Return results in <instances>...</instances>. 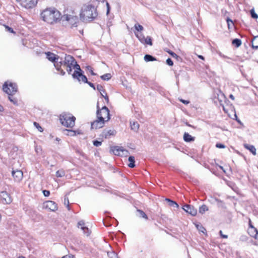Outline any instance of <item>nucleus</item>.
Segmentation results:
<instances>
[{"label":"nucleus","instance_id":"obj_48","mask_svg":"<svg viewBox=\"0 0 258 258\" xmlns=\"http://www.w3.org/2000/svg\"><path fill=\"white\" fill-rule=\"evenodd\" d=\"M43 193L44 196L45 197L48 196L50 194L49 191L47 190H44L43 191Z\"/></svg>","mask_w":258,"mask_h":258},{"label":"nucleus","instance_id":"obj_51","mask_svg":"<svg viewBox=\"0 0 258 258\" xmlns=\"http://www.w3.org/2000/svg\"><path fill=\"white\" fill-rule=\"evenodd\" d=\"M179 100L180 102H181L182 103H183L185 104H188L189 103V101H188L187 100H183L182 99H179Z\"/></svg>","mask_w":258,"mask_h":258},{"label":"nucleus","instance_id":"obj_10","mask_svg":"<svg viewBox=\"0 0 258 258\" xmlns=\"http://www.w3.org/2000/svg\"><path fill=\"white\" fill-rule=\"evenodd\" d=\"M217 97L220 105L223 107V110L226 112L227 110H226L225 107V104H226L228 101L226 98L225 95L222 92L220 91L219 93L217 94Z\"/></svg>","mask_w":258,"mask_h":258},{"label":"nucleus","instance_id":"obj_30","mask_svg":"<svg viewBox=\"0 0 258 258\" xmlns=\"http://www.w3.org/2000/svg\"><path fill=\"white\" fill-rule=\"evenodd\" d=\"M208 211V207L205 205H203L199 208V213L203 214L206 211Z\"/></svg>","mask_w":258,"mask_h":258},{"label":"nucleus","instance_id":"obj_54","mask_svg":"<svg viewBox=\"0 0 258 258\" xmlns=\"http://www.w3.org/2000/svg\"><path fill=\"white\" fill-rule=\"evenodd\" d=\"M6 28V29H7L9 31V32H11V33H14V31H13V30L11 28H10V27H8V26H7Z\"/></svg>","mask_w":258,"mask_h":258},{"label":"nucleus","instance_id":"obj_27","mask_svg":"<svg viewBox=\"0 0 258 258\" xmlns=\"http://www.w3.org/2000/svg\"><path fill=\"white\" fill-rule=\"evenodd\" d=\"M130 163L128 164V166L131 168H133L135 166V158L134 156H130L128 159Z\"/></svg>","mask_w":258,"mask_h":258},{"label":"nucleus","instance_id":"obj_47","mask_svg":"<svg viewBox=\"0 0 258 258\" xmlns=\"http://www.w3.org/2000/svg\"><path fill=\"white\" fill-rule=\"evenodd\" d=\"M87 70L91 73L92 75H95V74L93 72L92 68L90 66L87 67Z\"/></svg>","mask_w":258,"mask_h":258},{"label":"nucleus","instance_id":"obj_9","mask_svg":"<svg viewBox=\"0 0 258 258\" xmlns=\"http://www.w3.org/2000/svg\"><path fill=\"white\" fill-rule=\"evenodd\" d=\"M111 151L114 155L117 156H127L128 154V151L122 147H114L112 148Z\"/></svg>","mask_w":258,"mask_h":258},{"label":"nucleus","instance_id":"obj_2","mask_svg":"<svg viewBox=\"0 0 258 258\" xmlns=\"http://www.w3.org/2000/svg\"><path fill=\"white\" fill-rule=\"evenodd\" d=\"M42 20L49 24L56 22L60 17V13L55 9H46L41 14Z\"/></svg>","mask_w":258,"mask_h":258},{"label":"nucleus","instance_id":"obj_29","mask_svg":"<svg viewBox=\"0 0 258 258\" xmlns=\"http://www.w3.org/2000/svg\"><path fill=\"white\" fill-rule=\"evenodd\" d=\"M144 60L146 61H150L156 60V59L155 57H154L153 56H151L150 55L146 54L144 56Z\"/></svg>","mask_w":258,"mask_h":258},{"label":"nucleus","instance_id":"obj_33","mask_svg":"<svg viewBox=\"0 0 258 258\" xmlns=\"http://www.w3.org/2000/svg\"><path fill=\"white\" fill-rule=\"evenodd\" d=\"M65 172L63 170H59L56 171V176L58 177H61L64 176Z\"/></svg>","mask_w":258,"mask_h":258},{"label":"nucleus","instance_id":"obj_23","mask_svg":"<svg viewBox=\"0 0 258 258\" xmlns=\"http://www.w3.org/2000/svg\"><path fill=\"white\" fill-rule=\"evenodd\" d=\"M183 140L186 142H190L194 141L195 140V138L188 133H185L183 135Z\"/></svg>","mask_w":258,"mask_h":258},{"label":"nucleus","instance_id":"obj_13","mask_svg":"<svg viewBox=\"0 0 258 258\" xmlns=\"http://www.w3.org/2000/svg\"><path fill=\"white\" fill-rule=\"evenodd\" d=\"M43 207L46 209H48L52 211H55L57 209L56 204L51 201H48L44 203Z\"/></svg>","mask_w":258,"mask_h":258},{"label":"nucleus","instance_id":"obj_22","mask_svg":"<svg viewBox=\"0 0 258 258\" xmlns=\"http://www.w3.org/2000/svg\"><path fill=\"white\" fill-rule=\"evenodd\" d=\"M244 147L245 148L248 150L253 155H256V149L254 146L248 144H244Z\"/></svg>","mask_w":258,"mask_h":258},{"label":"nucleus","instance_id":"obj_59","mask_svg":"<svg viewBox=\"0 0 258 258\" xmlns=\"http://www.w3.org/2000/svg\"><path fill=\"white\" fill-rule=\"evenodd\" d=\"M9 100H10L11 102H14V103L15 102V101H14L13 99H12V97H11L10 96H9Z\"/></svg>","mask_w":258,"mask_h":258},{"label":"nucleus","instance_id":"obj_50","mask_svg":"<svg viewBox=\"0 0 258 258\" xmlns=\"http://www.w3.org/2000/svg\"><path fill=\"white\" fill-rule=\"evenodd\" d=\"M62 258H75V257L73 255L68 254L62 256Z\"/></svg>","mask_w":258,"mask_h":258},{"label":"nucleus","instance_id":"obj_3","mask_svg":"<svg viewBox=\"0 0 258 258\" xmlns=\"http://www.w3.org/2000/svg\"><path fill=\"white\" fill-rule=\"evenodd\" d=\"M59 119L63 125L72 127L75 125L76 118L70 113H62L60 115Z\"/></svg>","mask_w":258,"mask_h":258},{"label":"nucleus","instance_id":"obj_21","mask_svg":"<svg viewBox=\"0 0 258 258\" xmlns=\"http://www.w3.org/2000/svg\"><path fill=\"white\" fill-rule=\"evenodd\" d=\"M103 136L106 138H109L111 136H114L116 132L113 130H104L103 132Z\"/></svg>","mask_w":258,"mask_h":258},{"label":"nucleus","instance_id":"obj_12","mask_svg":"<svg viewBox=\"0 0 258 258\" xmlns=\"http://www.w3.org/2000/svg\"><path fill=\"white\" fill-rule=\"evenodd\" d=\"M75 61L76 60L73 57L68 55L66 56L63 62L60 61L59 62V63L65 66H73Z\"/></svg>","mask_w":258,"mask_h":258},{"label":"nucleus","instance_id":"obj_4","mask_svg":"<svg viewBox=\"0 0 258 258\" xmlns=\"http://www.w3.org/2000/svg\"><path fill=\"white\" fill-rule=\"evenodd\" d=\"M62 21H67L72 26H76L78 22V18L74 12H70L61 18Z\"/></svg>","mask_w":258,"mask_h":258},{"label":"nucleus","instance_id":"obj_55","mask_svg":"<svg viewBox=\"0 0 258 258\" xmlns=\"http://www.w3.org/2000/svg\"><path fill=\"white\" fill-rule=\"evenodd\" d=\"M220 234L221 235V236L224 238H227L228 237V236L226 235H224L222 233V231H220Z\"/></svg>","mask_w":258,"mask_h":258},{"label":"nucleus","instance_id":"obj_38","mask_svg":"<svg viewBox=\"0 0 258 258\" xmlns=\"http://www.w3.org/2000/svg\"><path fill=\"white\" fill-rule=\"evenodd\" d=\"M250 14L252 18L254 19L258 18V15L255 13L254 9H251L250 10Z\"/></svg>","mask_w":258,"mask_h":258},{"label":"nucleus","instance_id":"obj_46","mask_svg":"<svg viewBox=\"0 0 258 258\" xmlns=\"http://www.w3.org/2000/svg\"><path fill=\"white\" fill-rule=\"evenodd\" d=\"M216 147L218 148H225V146L222 144H217Z\"/></svg>","mask_w":258,"mask_h":258},{"label":"nucleus","instance_id":"obj_57","mask_svg":"<svg viewBox=\"0 0 258 258\" xmlns=\"http://www.w3.org/2000/svg\"><path fill=\"white\" fill-rule=\"evenodd\" d=\"M198 56L199 58L202 59V60H204L205 59L204 56L201 55H198Z\"/></svg>","mask_w":258,"mask_h":258},{"label":"nucleus","instance_id":"obj_16","mask_svg":"<svg viewBox=\"0 0 258 258\" xmlns=\"http://www.w3.org/2000/svg\"><path fill=\"white\" fill-rule=\"evenodd\" d=\"M12 174L15 181L17 182H20L23 178V173L21 170L13 171Z\"/></svg>","mask_w":258,"mask_h":258},{"label":"nucleus","instance_id":"obj_39","mask_svg":"<svg viewBox=\"0 0 258 258\" xmlns=\"http://www.w3.org/2000/svg\"><path fill=\"white\" fill-rule=\"evenodd\" d=\"M34 125L39 132H42L43 131L42 127L38 123L34 122Z\"/></svg>","mask_w":258,"mask_h":258},{"label":"nucleus","instance_id":"obj_45","mask_svg":"<svg viewBox=\"0 0 258 258\" xmlns=\"http://www.w3.org/2000/svg\"><path fill=\"white\" fill-rule=\"evenodd\" d=\"M66 67H67V71L68 73L69 74H71V73L72 71V68L73 67V66H66Z\"/></svg>","mask_w":258,"mask_h":258},{"label":"nucleus","instance_id":"obj_7","mask_svg":"<svg viewBox=\"0 0 258 258\" xmlns=\"http://www.w3.org/2000/svg\"><path fill=\"white\" fill-rule=\"evenodd\" d=\"M134 33L136 37L142 43L144 44H149L151 46L152 45V39L150 37L148 36L145 38L143 34L139 33L136 31H134Z\"/></svg>","mask_w":258,"mask_h":258},{"label":"nucleus","instance_id":"obj_44","mask_svg":"<svg viewBox=\"0 0 258 258\" xmlns=\"http://www.w3.org/2000/svg\"><path fill=\"white\" fill-rule=\"evenodd\" d=\"M167 52L173 57H177V55L171 51H167Z\"/></svg>","mask_w":258,"mask_h":258},{"label":"nucleus","instance_id":"obj_18","mask_svg":"<svg viewBox=\"0 0 258 258\" xmlns=\"http://www.w3.org/2000/svg\"><path fill=\"white\" fill-rule=\"evenodd\" d=\"M45 53L46 54V58L49 61L54 62V63H58L57 62L59 59L58 56L50 52H45Z\"/></svg>","mask_w":258,"mask_h":258},{"label":"nucleus","instance_id":"obj_40","mask_svg":"<svg viewBox=\"0 0 258 258\" xmlns=\"http://www.w3.org/2000/svg\"><path fill=\"white\" fill-rule=\"evenodd\" d=\"M66 131L68 132V135L71 136L76 135L77 132L73 130H66Z\"/></svg>","mask_w":258,"mask_h":258},{"label":"nucleus","instance_id":"obj_53","mask_svg":"<svg viewBox=\"0 0 258 258\" xmlns=\"http://www.w3.org/2000/svg\"><path fill=\"white\" fill-rule=\"evenodd\" d=\"M86 83H87L91 87L93 88L94 90H95V87L93 84L89 82H87Z\"/></svg>","mask_w":258,"mask_h":258},{"label":"nucleus","instance_id":"obj_35","mask_svg":"<svg viewBox=\"0 0 258 258\" xmlns=\"http://www.w3.org/2000/svg\"><path fill=\"white\" fill-rule=\"evenodd\" d=\"M107 255L109 258H117V254L114 251H109L107 252Z\"/></svg>","mask_w":258,"mask_h":258},{"label":"nucleus","instance_id":"obj_17","mask_svg":"<svg viewBox=\"0 0 258 258\" xmlns=\"http://www.w3.org/2000/svg\"><path fill=\"white\" fill-rule=\"evenodd\" d=\"M183 210L186 212L190 214L192 216H195L197 213V210L193 206L189 205H186L182 208Z\"/></svg>","mask_w":258,"mask_h":258},{"label":"nucleus","instance_id":"obj_63","mask_svg":"<svg viewBox=\"0 0 258 258\" xmlns=\"http://www.w3.org/2000/svg\"><path fill=\"white\" fill-rule=\"evenodd\" d=\"M19 258H25V257L24 256H20Z\"/></svg>","mask_w":258,"mask_h":258},{"label":"nucleus","instance_id":"obj_56","mask_svg":"<svg viewBox=\"0 0 258 258\" xmlns=\"http://www.w3.org/2000/svg\"><path fill=\"white\" fill-rule=\"evenodd\" d=\"M106 6H107V14H108L109 12V4L108 3H106Z\"/></svg>","mask_w":258,"mask_h":258},{"label":"nucleus","instance_id":"obj_49","mask_svg":"<svg viewBox=\"0 0 258 258\" xmlns=\"http://www.w3.org/2000/svg\"><path fill=\"white\" fill-rule=\"evenodd\" d=\"M69 203V199L67 197H65L64 199V204L68 206Z\"/></svg>","mask_w":258,"mask_h":258},{"label":"nucleus","instance_id":"obj_60","mask_svg":"<svg viewBox=\"0 0 258 258\" xmlns=\"http://www.w3.org/2000/svg\"><path fill=\"white\" fill-rule=\"evenodd\" d=\"M3 111H4L3 107L0 105V112H2Z\"/></svg>","mask_w":258,"mask_h":258},{"label":"nucleus","instance_id":"obj_42","mask_svg":"<svg viewBox=\"0 0 258 258\" xmlns=\"http://www.w3.org/2000/svg\"><path fill=\"white\" fill-rule=\"evenodd\" d=\"M166 63L167 64H168L170 66H172L173 64V62L172 60L169 58L166 60Z\"/></svg>","mask_w":258,"mask_h":258},{"label":"nucleus","instance_id":"obj_37","mask_svg":"<svg viewBox=\"0 0 258 258\" xmlns=\"http://www.w3.org/2000/svg\"><path fill=\"white\" fill-rule=\"evenodd\" d=\"M138 212L140 214V216L146 219H148V217L146 215V214L142 210H138Z\"/></svg>","mask_w":258,"mask_h":258},{"label":"nucleus","instance_id":"obj_41","mask_svg":"<svg viewBox=\"0 0 258 258\" xmlns=\"http://www.w3.org/2000/svg\"><path fill=\"white\" fill-rule=\"evenodd\" d=\"M73 67L74 69H76L77 70L76 71H79V72L81 71L80 66L78 64H77L76 61H75L74 64H73Z\"/></svg>","mask_w":258,"mask_h":258},{"label":"nucleus","instance_id":"obj_52","mask_svg":"<svg viewBox=\"0 0 258 258\" xmlns=\"http://www.w3.org/2000/svg\"><path fill=\"white\" fill-rule=\"evenodd\" d=\"M227 24H228V28L230 27V25H231V24H230V22L233 24V22L229 18H227Z\"/></svg>","mask_w":258,"mask_h":258},{"label":"nucleus","instance_id":"obj_8","mask_svg":"<svg viewBox=\"0 0 258 258\" xmlns=\"http://www.w3.org/2000/svg\"><path fill=\"white\" fill-rule=\"evenodd\" d=\"M21 5L26 9H32L37 4L38 0H17Z\"/></svg>","mask_w":258,"mask_h":258},{"label":"nucleus","instance_id":"obj_11","mask_svg":"<svg viewBox=\"0 0 258 258\" xmlns=\"http://www.w3.org/2000/svg\"><path fill=\"white\" fill-rule=\"evenodd\" d=\"M2 203L4 204H10L12 202V198L6 191H2L0 194Z\"/></svg>","mask_w":258,"mask_h":258},{"label":"nucleus","instance_id":"obj_19","mask_svg":"<svg viewBox=\"0 0 258 258\" xmlns=\"http://www.w3.org/2000/svg\"><path fill=\"white\" fill-rule=\"evenodd\" d=\"M78 227L79 228H81L83 231L84 233L87 236H89L90 233V230L89 228L85 226V224L83 221H80L78 223Z\"/></svg>","mask_w":258,"mask_h":258},{"label":"nucleus","instance_id":"obj_20","mask_svg":"<svg viewBox=\"0 0 258 258\" xmlns=\"http://www.w3.org/2000/svg\"><path fill=\"white\" fill-rule=\"evenodd\" d=\"M97 89L100 92L101 96L104 98L105 100L108 102L109 101L108 97L105 93V90L103 89V87L100 85H98L97 86Z\"/></svg>","mask_w":258,"mask_h":258},{"label":"nucleus","instance_id":"obj_28","mask_svg":"<svg viewBox=\"0 0 258 258\" xmlns=\"http://www.w3.org/2000/svg\"><path fill=\"white\" fill-rule=\"evenodd\" d=\"M61 66V64L60 63H54V66L56 68V69L60 71V75L63 76L65 74V72L62 70L60 69Z\"/></svg>","mask_w":258,"mask_h":258},{"label":"nucleus","instance_id":"obj_14","mask_svg":"<svg viewBox=\"0 0 258 258\" xmlns=\"http://www.w3.org/2000/svg\"><path fill=\"white\" fill-rule=\"evenodd\" d=\"M72 76L74 78H77L79 82L82 81L86 83L88 82L87 77L80 72L75 71Z\"/></svg>","mask_w":258,"mask_h":258},{"label":"nucleus","instance_id":"obj_25","mask_svg":"<svg viewBox=\"0 0 258 258\" xmlns=\"http://www.w3.org/2000/svg\"><path fill=\"white\" fill-rule=\"evenodd\" d=\"M131 127L132 130L137 132L139 128V124L137 122H131Z\"/></svg>","mask_w":258,"mask_h":258},{"label":"nucleus","instance_id":"obj_36","mask_svg":"<svg viewBox=\"0 0 258 258\" xmlns=\"http://www.w3.org/2000/svg\"><path fill=\"white\" fill-rule=\"evenodd\" d=\"M196 227L200 231L203 233H205V231H206V229L204 227H203L201 225L197 224L196 225Z\"/></svg>","mask_w":258,"mask_h":258},{"label":"nucleus","instance_id":"obj_62","mask_svg":"<svg viewBox=\"0 0 258 258\" xmlns=\"http://www.w3.org/2000/svg\"><path fill=\"white\" fill-rule=\"evenodd\" d=\"M36 152L37 153H38V152H39V150H38V148H36Z\"/></svg>","mask_w":258,"mask_h":258},{"label":"nucleus","instance_id":"obj_5","mask_svg":"<svg viewBox=\"0 0 258 258\" xmlns=\"http://www.w3.org/2000/svg\"><path fill=\"white\" fill-rule=\"evenodd\" d=\"M3 90L8 95H12L17 91V86L15 84L8 81L3 85Z\"/></svg>","mask_w":258,"mask_h":258},{"label":"nucleus","instance_id":"obj_15","mask_svg":"<svg viewBox=\"0 0 258 258\" xmlns=\"http://www.w3.org/2000/svg\"><path fill=\"white\" fill-rule=\"evenodd\" d=\"M105 122V121L102 119L97 118L91 123V127L95 129L101 128L104 125Z\"/></svg>","mask_w":258,"mask_h":258},{"label":"nucleus","instance_id":"obj_32","mask_svg":"<svg viewBox=\"0 0 258 258\" xmlns=\"http://www.w3.org/2000/svg\"><path fill=\"white\" fill-rule=\"evenodd\" d=\"M103 80H109L111 78V75L109 73L104 74L100 77Z\"/></svg>","mask_w":258,"mask_h":258},{"label":"nucleus","instance_id":"obj_31","mask_svg":"<svg viewBox=\"0 0 258 258\" xmlns=\"http://www.w3.org/2000/svg\"><path fill=\"white\" fill-rule=\"evenodd\" d=\"M136 31L138 32H142L144 30V27L139 24H136L134 26Z\"/></svg>","mask_w":258,"mask_h":258},{"label":"nucleus","instance_id":"obj_34","mask_svg":"<svg viewBox=\"0 0 258 258\" xmlns=\"http://www.w3.org/2000/svg\"><path fill=\"white\" fill-rule=\"evenodd\" d=\"M232 44L236 45V47H239L241 45V42L240 40L235 39L232 41Z\"/></svg>","mask_w":258,"mask_h":258},{"label":"nucleus","instance_id":"obj_1","mask_svg":"<svg viewBox=\"0 0 258 258\" xmlns=\"http://www.w3.org/2000/svg\"><path fill=\"white\" fill-rule=\"evenodd\" d=\"M96 8L90 4H86L82 6L80 16V19L84 22H91L97 16Z\"/></svg>","mask_w":258,"mask_h":258},{"label":"nucleus","instance_id":"obj_24","mask_svg":"<svg viewBox=\"0 0 258 258\" xmlns=\"http://www.w3.org/2000/svg\"><path fill=\"white\" fill-rule=\"evenodd\" d=\"M165 201L168 203L169 206L174 208L177 209L179 207L178 205L175 202L169 199H166Z\"/></svg>","mask_w":258,"mask_h":258},{"label":"nucleus","instance_id":"obj_26","mask_svg":"<svg viewBox=\"0 0 258 258\" xmlns=\"http://www.w3.org/2000/svg\"><path fill=\"white\" fill-rule=\"evenodd\" d=\"M252 47L258 49V36L253 38L252 41Z\"/></svg>","mask_w":258,"mask_h":258},{"label":"nucleus","instance_id":"obj_58","mask_svg":"<svg viewBox=\"0 0 258 258\" xmlns=\"http://www.w3.org/2000/svg\"><path fill=\"white\" fill-rule=\"evenodd\" d=\"M230 98H231L232 100H234V97L233 95L231 94L229 96Z\"/></svg>","mask_w":258,"mask_h":258},{"label":"nucleus","instance_id":"obj_43","mask_svg":"<svg viewBox=\"0 0 258 258\" xmlns=\"http://www.w3.org/2000/svg\"><path fill=\"white\" fill-rule=\"evenodd\" d=\"M93 145L96 147H99L101 145V142L95 141L93 142Z\"/></svg>","mask_w":258,"mask_h":258},{"label":"nucleus","instance_id":"obj_61","mask_svg":"<svg viewBox=\"0 0 258 258\" xmlns=\"http://www.w3.org/2000/svg\"><path fill=\"white\" fill-rule=\"evenodd\" d=\"M255 239H258V234H256L255 235Z\"/></svg>","mask_w":258,"mask_h":258},{"label":"nucleus","instance_id":"obj_6","mask_svg":"<svg viewBox=\"0 0 258 258\" xmlns=\"http://www.w3.org/2000/svg\"><path fill=\"white\" fill-rule=\"evenodd\" d=\"M98 108V106H97ZM97 118L102 119L107 121L109 119V111L106 106L103 107L100 110L98 109L97 112Z\"/></svg>","mask_w":258,"mask_h":258}]
</instances>
